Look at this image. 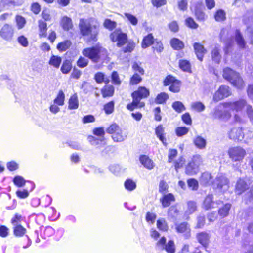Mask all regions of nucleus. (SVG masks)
Instances as JSON below:
<instances>
[{"label": "nucleus", "instance_id": "nucleus-3", "mask_svg": "<svg viewBox=\"0 0 253 253\" xmlns=\"http://www.w3.org/2000/svg\"><path fill=\"white\" fill-rule=\"evenodd\" d=\"M82 54L91 60L93 62L97 63L101 58L104 59L107 56V51L99 45H96L91 47L84 49Z\"/></svg>", "mask_w": 253, "mask_h": 253}, {"label": "nucleus", "instance_id": "nucleus-4", "mask_svg": "<svg viewBox=\"0 0 253 253\" xmlns=\"http://www.w3.org/2000/svg\"><path fill=\"white\" fill-rule=\"evenodd\" d=\"M223 76L238 89H242L244 86V81L239 74L230 68H226L223 70Z\"/></svg>", "mask_w": 253, "mask_h": 253}, {"label": "nucleus", "instance_id": "nucleus-14", "mask_svg": "<svg viewBox=\"0 0 253 253\" xmlns=\"http://www.w3.org/2000/svg\"><path fill=\"white\" fill-rule=\"evenodd\" d=\"M212 115L213 118L220 120H227L231 116L228 111L223 110L220 106L214 108Z\"/></svg>", "mask_w": 253, "mask_h": 253}, {"label": "nucleus", "instance_id": "nucleus-10", "mask_svg": "<svg viewBox=\"0 0 253 253\" xmlns=\"http://www.w3.org/2000/svg\"><path fill=\"white\" fill-rule=\"evenodd\" d=\"M110 39L113 42H118L117 45L118 47L124 45L127 42V36L126 34L119 31H115L110 36Z\"/></svg>", "mask_w": 253, "mask_h": 253}, {"label": "nucleus", "instance_id": "nucleus-31", "mask_svg": "<svg viewBox=\"0 0 253 253\" xmlns=\"http://www.w3.org/2000/svg\"><path fill=\"white\" fill-rule=\"evenodd\" d=\"M61 24L65 31H68L73 27L71 19L67 16H64L62 18Z\"/></svg>", "mask_w": 253, "mask_h": 253}, {"label": "nucleus", "instance_id": "nucleus-34", "mask_svg": "<svg viewBox=\"0 0 253 253\" xmlns=\"http://www.w3.org/2000/svg\"><path fill=\"white\" fill-rule=\"evenodd\" d=\"M180 68L184 72H191V64L189 61L186 60H180L179 61Z\"/></svg>", "mask_w": 253, "mask_h": 253}, {"label": "nucleus", "instance_id": "nucleus-53", "mask_svg": "<svg viewBox=\"0 0 253 253\" xmlns=\"http://www.w3.org/2000/svg\"><path fill=\"white\" fill-rule=\"evenodd\" d=\"M188 186L191 188L192 190H197L199 187L198 181L193 178L189 179L187 180Z\"/></svg>", "mask_w": 253, "mask_h": 253}, {"label": "nucleus", "instance_id": "nucleus-48", "mask_svg": "<svg viewBox=\"0 0 253 253\" xmlns=\"http://www.w3.org/2000/svg\"><path fill=\"white\" fill-rule=\"evenodd\" d=\"M114 105L115 102L113 101H111L104 105L103 109L106 114H110L113 112Z\"/></svg>", "mask_w": 253, "mask_h": 253}, {"label": "nucleus", "instance_id": "nucleus-28", "mask_svg": "<svg viewBox=\"0 0 253 253\" xmlns=\"http://www.w3.org/2000/svg\"><path fill=\"white\" fill-rule=\"evenodd\" d=\"M171 47L175 50H179L184 47V43L177 38H173L170 41Z\"/></svg>", "mask_w": 253, "mask_h": 253}, {"label": "nucleus", "instance_id": "nucleus-1", "mask_svg": "<svg viewBox=\"0 0 253 253\" xmlns=\"http://www.w3.org/2000/svg\"><path fill=\"white\" fill-rule=\"evenodd\" d=\"M79 28L82 36H87L90 41L96 42L100 31V24L93 18L89 19L81 18L80 20Z\"/></svg>", "mask_w": 253, "mask_h": 253}, {"label": "nucleus", "instance_id": "nucleus-7", "mask_svg": "<svg viewBox=\"0 0 253 253\" xmlns=\"http://www.w3.org/2000/svg\"><path fill=\"white\" fill-rule=\"evenodd\" d=\"M165 86L170 85L169 90L173 92H178L180 91V82L171 75L168 76L164 81Z\"/></svg>", "mask_w": 253, "mask_h": 253}, {"label": "nucleus", "instance_id": "nucleus-29", "mask_svg": "<svg viewBox=\"0 0 253 253\" xmlns=\"http://www.w3.org/2000/svg\"><path fill=\"white\" fill-rule=\"evenodd\" d=\"M212 176L211 173L209 172H204L202 173L200 177V183L205 185H210L212 182L211 181Z\"/></svg>", "mask_w": 253, "mask_h": 253}, {"label": "nucleus", "instance_id": "nucleus-64", "mask_svg": "<svg viewBox=\"0 0 253 253\" xmlns=\"http://www.w3.org/2000/svg\"><path fill=\"white\" fill-rule=\"evenodd\" d=\"M243 131L244 132V139H245V141L247 142L249 140H251L253 139V132L248 129H243Z\"/></svg>", "mask_w": 253, "mask_h": 253}, {"label": "nucleus", "instance_id": "nucleus-25", "mask_svg": "<svg viewBox=\"0 0 253 253\" xmlns=\"http://www.w3.org/2000/svg\"><path fill=\"white\" fill-rule=\"evenodd\" d=\"M248 188V185L242 179H239L236 184L235 192L237 194H241Z\"/></svg>", "mask_w": 253, "mask_h": 253}, {"label": "nucleus", "instance_id": "nucleus-15", "mask_svg": "<svg viewBox=\"0 0 253 253\" xmlns=\"http://www.w3.org/2000/svg\"><path fill=\"white\" fill-rule=\"evenodd\" d=\"M246 103L245 100L242 99L233 102H226L224 103V106L225 108H228L231 110L239 111L242 110L243 107L245 106Z\"/></svg>", "mask_w": 253, "mask_h": 253}, {"label": "nucleus", "instance_id": "nucleus-61", "mask_svg": "<svg viewBox=\"0 0 253 253\" xmlns=\"http://www.w3.org/2000/svg\"><path fill=\"white\" fill-rule=\"evenodd\" d=\"M188 130V128L185 126H179L176 128V133L178 136H182L186 134Z\"/></svg>", "mask_w": 253, "mask_h": 253}, {"label": "nucleus", "instance_id": "nucleus-40", "mask_svg": "<svg viewBox=\"0 0 253 253\" xmlns=\"http://www.w3.org/2000/svg\"><path fill=\"white\" fill-rule=\"evenodd\" d=\"M214 19L217 22H222L226 19V13L222 9L218 10L214 14Z\"/></svg>", "mask_w": 253, "mask_h": 253}, {"label": "nucleus", "instance_id": "nucleus-38", "mask_svg": "<svg viewBox=\"0 0 253 253\" xmlns=\"http://www.w3.org/2000/svg\"><path fill=\"white\" fill-rule=\"evenodd\" d=\"M13 232L14 235L16 237H22L26 233V229L21 225H20L14 226Z\"/></svg>", "mask_w": 253, "mask_h": 253}, {"label": "nucleus", "instance_id": "nucleus-58", "mask_svg": "<svg viewBox=\"0 0 253 253\" xmlns=\"http://www.w3.org/2000/svg\"><path fill=\"white\" fill-rule=\"evenodd\" d=\"M186 25L190 28L197 29L198 27V24H197L193 18L188 17L185 20Z\"/></svg>", "mask_w": 253, "mask_h": 253}, {"label": "nucleus", "instance_id": "nucleus-24", "mask_svg": "<svg viewBox=\"0 0 253 253\" xmlns=\"http://www.w3.org/2000/svg\"><path fill=\"white\" fill-rule=\"evenodd\" d=\"M155 41V39L152 34H149L144 37L142 42L141 46L143 48H146L151 45L153 44Z\"/></svg>", "mask_w": 253, "mask_h": 253}, {"label": "nucleus", "instance_id": "nucleus-2", "mask_svg": "<svg viewBox=\"0 0 253 253\" xmlns=\"http://www.w3.org/2000/svg\"><path fill=\"white\" fill-rule=\"evenodd\" d=\"M149 95V91L143 86L139 87L138 89L133 92L131 96L133 101L131 103L128 104L126 108L129 111H133L135 108H140L145 106L143 102H141V99L147 98Z\"/></svg>", "mask_w": 253, "mask_h": 253}, {"label": "nucleus", "instance_id": "nucleus-19", "mask_svg": "<svg viewBox=\"0 0 253 253\" xmlns=\"http://www.w3.org/2000/svg\"><path fill=\"white\" fill-rule=\"evenodd\" d=\"M218 204L213 200V195H208L203 202V207L206 210H209L216 207Z\"/></svg>", "mask_w": 253, "mask_h": 253}, {"label": "nucleus", "instance_id": "nucleus-16", "mask_svg": "<svg viewBox=\"0 0 253 253\" xmlns=\"http://www.w3.org/2000/svg\"><path fill=\"white\" fill-rule=\"evenodd\" d=\"M193 46L198 59L202 61L204 55L206 53V50L204 46L199 43H194Z\"/></svg>", "mask_w": 253, "mask_h": 253}, {"label": "nucleus", "instance_id": "nucleus-5", "mask_svg": "<svg viewBox=\"0 0 253 253\" xmlns=\"http://www.w3.org/2000/svg\"><path fill=\"white\" fill-rule=\"evenodd\" d=\"M107 133L112 134V138L115 142H121L125 140L127 136V132L123 130L117 124L114 123L110 126L106 130Z\"/></svg>", "mask_w": 253, "mask_h": 253}, {"label": "nucleus", "instance_id": "nucleus-33", "mask_svg": "<svg viewBox=\"0 0 253 253\" xmlns=\"http://www.w3.org/2000/svg\"><path fill=\"white\" fill-rule=\"evenodd\" d=\"M235 40L240 47L244 48L245 46V42L240 31L236 30L235 32Z\"/></svg>", "mask_w": 253, "mask_h": 253}, {"label": "nucleus", "instance_id": "nucleus-60", "mask_svg": "<svg viewBox=\"0 0 253 253\" xmlns=\"http://www.w3.org/2000/svg\"><path fill=\"white\" fill-rule=\"evenodd\" d=\"M23 220L22 216L18 213H16L15 216L11 219V223L13 226H16L20 225L21 221Z\"/></svg>", "mask_w": 253, "mask_h": 253}, {"label": "nucleus", "instance_id": "nucleus-45", "mask_svg": "<svg viewBox=\"0 0 253 253\" xmlns=\"http://www.w3.org/2000/svg\"><path fill=\"white\" fill-rule=\"evenodd\" d=\"M172 107L178 113H181L186 109L183 104L178 101L174 102L172 104Z\"/></svg>", "mask_w": 253, "mask_h": 253}, {"label": "nucleus", "instance_id": "nucleus-49", "mask_svg": "<svg viewBox=\"0 0 253 253\" xmlns=\"http://www.w3.org/2000/svg\"><path fill=\"white\" fill-rule=\"evenodd\" d=\"M164 250H165L169 253H174L175 251L174 243L172 240H169L165 246H164Z\"/></svg>", "mask_w": 253, "mask_h": 253}, {"label": "nucleus", "instance_id": "nucleus-36", "mask_svg": "<svg viewBox=\"0 0 253 253\" xmlns=\"http://www.w3.org/2000/svg\"><path fill=\"white\" fill-rule=\"evenodd\" d=\"M194 14L196 19L199 21H204L207 18L205 13L198 7L195 8Z\"/></svg>", "mask_w": 253, "mask_h": 253}, {"label": "nucleus", "instance_id": "nucleus-13", "mask_svg": "<svg viewBox=\"0 0 253 253\" xmlns=\"http://www.w3.org/2000/svg\"><path fill=\"white\" fill-rule=\"evenodd\" d=\"M228 137L234 141H242L244 139V132L242 127H233L229 131Z\"/></svg>", "mask_w": 253, "mask_h": 253}, {"label": "nucleus", "instance_id": "nucleus-43", "mask_svg": "<svg viewBox=\"0 0 253 253\" xmlns=\"http://www.w3.org/2000/svg\"><path fill=\"white\" fill-rule=\"evenodd\" d=\"M197 205L195 202L189 201L187 202V209L185 211L186 214H190L196 210Z\"/></svg>", "mask_w": 253, "mask_h": 253}, {"label": "nucleus", "instance_id": "nucleus-17", "mask_svg": "<svg viewBox=\"0 0 253 253\" xmlns=\"http://www.w3.org/2000/svg\"><path fill=\"white\" fill-rule=\"evenodd\" d=\"M177 232L181 233H185L186 238L190 236V229L188 223L182 222L179 224H175Z\"/></svg>", "mask_w": 253, "mask_h": 253}, {"label": "nucleus", "instance_id": "nucleus-39", "mask_svg": "<svg viewBox=\"0 0 253 253\" xmlns=\"http://www.w3.org/2000/svg\"><path fill=\"white\" fill-rule=\"evenodd\" d=\"M79 103L77 96L76 94L72 96L69 100V108L76 109L78 108Z\"/></svg>", "mask_w": 253, "mask_h": 253}, {"label": "nucleus", "instance_id": "nucleus-50", "mask_svg": "<svg viewBox=\"0 0 253 253\" xmlns=\"http://www.w3.org/2000/svg\"><path fill=\"white\" fill-rule=\"evenodd\" d=\"M142 80V78L140 75L138 73H135L134 75L131 77L130 80V85H136L140 83Z\"/></svg>", "mask_w": 253, "mask_h": 253}, {"label": "nucleus", "instance_id": "nucleus-59", "mask_svg": "<svg viewBox=\"0 0 253 253\" xmlns=\"http://www.w3.org/2000/svg\"><path fill=\"white\" fill-rule=\"evenodd\" d=\"M104 26L110 30H112L116 26V23L110 19H107L104 22Z\"/></svg>", "mask_w": 253, "mask_h": 253}, {"label": "nucleus", "instance_id": "nucleus-57", "mask_svg": "<svg viewBox=\"0 0 253 253\" xmlns=\"http://www.w3.org/2000/svg\"><path fill=\"white\" fill-rule=\"evenodd\" d=\"M126 189L132 191L136 188V184L131 179H127L124 183Z\"/></svg>", "mask_w": 253, "mask_h": 253}, {"label": "nucleus", "instance_id": "nucleus-20", "mask_svg": "<svg viewBox=\"0 0 253 253\" xmlns=\"http://www.w3.org/2000/svg\"><path fill=\"white\" fill-rule=\"evenodd\" d=\"M141 163L146 169L151 170L153 169L154 164L152 160H151L146 155H141L139 158Z\"/></svg>", "mask_w": 253, "mask_h": 253}, {"label": "nucleus", "instance_id": "nucleus-23", "mask_svg": "<svg viewBox=\"0 0 253 253\" xmlns=\"http://www.w3.org/2000/svg\"><path fill=\"white\" fill-rule=\"evenodd\" d=\"M193 143L196 147L200 149H204L206 148V140L201 136H197L193 139Z\"/></svg>", "mask_w": 253, "mask_h": 253}, {"label": "nucleus", "instance_id": "nucleus-37", "mask_svg": "<svg viewBox=\"0 0 253 253\" xmlns=\"http://www.w3.org/2000/svg\"><path fill=\"white\" fill-rule=\"evenodd\" d=\"M212 60L216 63H219L221 59V55L219 53V48L215 46L211 51Z\"/></svg>", "mask_w": 253, "mask_h": 253}, {"label": "nucleus", "instance_id": "nucleus-56", "mask_svg": "<svg viewBox=\"0 0 253 253\" xmlns=\"http://www.w3.org/2000/svg\"><path fill=\"white\" fill-rule=\"evenodd\" d=\"M81 89H82L84 93L87 94L91 91L93 87L89 83L84 81L82 84Z\"/></svg>", "mask_w": 253, "mask_h": 253}, {"label": "nucleus", "instance_id": "nucleus-8", "mask_svg": "<svg viewBox=\"0 0 253 253\" xmlns=\"http://www.w3.org/2000/svg\"><path fill=\"white\" fill-rule=\"evenodd\" d=\"M246 154L245 150L240 147L231 148L228 150L229 157L234 161L242 160Z\"/></svg>", "mask_w": 253, "mask_h": 253}, {"label": "nucleus", "instance_id": "nucleus-12", "mask_svg": "<svg viewBox=\"0 0 253 253\" xmlns=\"http://www.w3.org/2000/svg\"><path fill=\"white\" fill-rule=\"evenodd\" d=\"M14 34V29L9 24H5L0 30V36L6 41L12 39Z\"/></svg>", "mask_w": 253, "mask_h": 253}, {"label": "nucleus", "instance_id": "nucleus-54", "mask_svg": "<svg viewBox=\"0 0 253 253\" xmlns=\"http://www.w3.org/2000/svg\"><path fill=\"white\" fill-rule=\"evenodd\" d=\"M157 228L162 231H166L168 230V226L165 220L163 219H159L157 222Z\"/></svg>", "mask_w": 253, "mask_h": 253}, {"label": "nucleus", "instance_id": "nucleus-55", "mask_svg": "<svg viewBox=\"0 0 253 253\" xmlns=\"http://www.w3.org/2000/svg\"><path fill=\"white\" fill-rule=\"evenodd\" d=\"M124 15L127 20L133 25H136L138 23L137 18L134 15L128 13H125Z\"/></svg>", "mask_w": 253, "mask_h": 253}, {"label": "nucleus", "instance_id": "nucleus-47", "mask_svg": "<svg viewBox=\"0 0 253 253\" xmlns=\"http://www.w3.org/2000/svg\"><path fill=\"white\" fill-rule=\"evenodd\" d=\"M72 68V65L69 60H66L63 62V63L61 67V71L63 74L68 73Z\"/></svg>", "mask_w": 253, "mask_h": 253}, {"label": "nucleus", "instance_id": "nucleus-35", "mask_svg": "<svg viewBox=\"0 0 253 253\" xmlns=\"http://www.w3.org/2000/svg\"><path fill=\"white\" fill-rule=\"evenodd\" d=\"M224 33H225V31L223 30H222L220 33V35L221 40L222 41H223L225 43V48L224 49L225 53V54H227L228 49L232 46V45L233 43V41L232 38H231V39L227 40H224V37H223V35H224Z\"/></svg>", "mask_w": 253, "mask_h": 253}, {"label": "nucleus", "instance_id": "nucleus-63", "mask_svg": "<svg viewBox=\"0 0 253 253\" xmlns=\"http://www.w3.org/2000/svg\"><path fill=\"white\" fill-rule=\"evenodd\" d=\"M243 246L248 250L247 252L245 253H253V244L251 243V241L245 240L243 242Z\"/></svg>", "mask_w": 253, "mask_h": 253}, {"label": "nucleus", "instance_id": "nucleus-42", "mask_svg": "<svg viewBox=\"0 0 253 253\" xmlns=\"http://www.w3.org/2000/svg\"><path fill=\"white\" fill-rule=\"evenodd\" d=\"M71 45V42L69 40H66L58 43L57 48L60 51H64L68 49Z\"/></svg>", "mask_w": 253, "mask_h": 253}, {"label": "nucleus", "instance_id": "nucleus-52", "mask_svg": "<svg viewBox=\"0 0 253 253\" xmlns=\"http://www.w3.org/2000/svg\"><path fill=\"white\" fill-rule=\"evenodd\" d=\"M110 171L114 174L118 175L122 172V168L119 165H113L109 167Z\"/></svg>", "mask_w": 253, "mask_h": 253}, {"label": "nucleus", "instance_id": "nucleus-6", "mask_svg": "<svg viewBox=\"0 0 253 253\" xmlns=\"http://www.w3.org/2000/svg\"><path fill=\"white\" fill-rule=\"evenodd\" d=\"M202 158L200 155H194L191 161L187 165L185 173L189 175L197 174L199 170V166L202 163Z\"/></svg>", "mask_w": 253, "mask_h": 253}, {"label": "nucleus", "instance_id": "nucleus-27", "mask_svg": "<svg viewBox=\"0 0 253 253\" xmlns=\"http://www.w3.org/2000/svg\"><path fill=\"white\" fill-rule=\"evenodd\" d=\"M101 93L104 98L112 96L114 93V87L111 85H105L101 89Z\"/></svg>", "mask_w": 253, "mask_h": 253}, {"label": "nucleus", "instance_id": "nucleus-46", "mask_svg": "<svg viewBox=\"0 0 253 253\" xmlns=\"http://www.w3.org/2000/svg\"><path fill=\"white\" fill-rule=\"evenodd\" d=\"M61 62V58L60 57L52 55L49 61V64L55 68H59Z\"/></svg>", "mask_w": 253, "mask_h": 253}, {"label": "nucleus", "instance_id": "nucleus-51", "mask_svg": "<svg viewBox=\"0 0 253 253\" xmlns=\"http://www.w3.org/2000/svg\"><path fill=\"white\" fill-rule=\"evenodd\" d=\"M65 95L62 90H60L57 97L54 99V103L58 105H63L64 104Z\"/></svg>", "mask_w": 253, "mask_h": 253}, {"label": "nucleus", "instance_id": "nucleus-44", "mask_svg": "<svg viewBox=\"0 0 253 253\" xmlns=\"http://www.w3.org/2000/svg\"><path fill=\"white\" fill-rule=\"evenodd\" d=\"M169 98L168 95L165 92H161L158 94L156 99L155 102L157 104H163Z\"/></svg>", "mask_w": 253, "mask_h": 253}, {"label": "nucleus", "instance_id": "nucleus-26", "mask_svg": "<svg viewBox=\"0 0 253 253\" xmlns=\"http://www.w3.org/2000/svg\"><path fill=\"white\" fill-rule=\"evenodd\" d=\"M174 197L171 193H169L168 194L165 195L161 199L162 204L164 207H167L169 206L171 203V202L174 201Z\"/></svg>", "mask_w": 253, "mask_h": 253}, {"label": "nucleus", "instance_id": "nucleus-9", "mask_svg": "<svg viewBox=\"0 0 253 253\" xmlns=\"http://www.w3.org/2000/svg\"><path fill=\"white\" fill-rule=\"evenodd\" d=\"M213 188L221 192L226 191L228 188L227 178L223 175H218L212 183Z\"/></svg>", "mask_w": 253, "mask_h": 253}, {"label": "nucleus", "instance_id": "nucleus-32", "mask_svg": "<svg viewBox=\"0 0 253 253\" xmlns=\"http://www.w3.org/2000/svg\"><path fill=\"white\" fill-rule=\"evenodd\" d=\"M94 79L98 84H101L103 82L108 84L110 81L109 77H105L104 74L100 72L95 74Z\"/></svg>", "mask_w": 253, "mask_h": 253}, {"label": "nucleus", "instance_id": "nucleus-11", "mask_svg": "<svg viewBox=\"0 0 253 253\" xmlns=\"http://www.w3.org/2000/svg\"><path fill=\"white\" fill-rule=\"evenodd\" d=\"M230 94L229 87L226 85H221L218 90L214 93L213 97V101L218 102Z\"/></svg>", "mask_w": 253, "mask_h": 253}, {"label": "nucleus", "instance_id": "nucleus-18", "mask_svg": "<svg viewBox=\"0 0 253 253\" xmlns=\"http://www.w3.org/2000/svg\"><path fill=\"white\" fill-rule=\"evenodd\" d=\"M197 239L198 242L203 246L206 247L209 242L211 235L205 232H202L197 234Z\"/></svg>", "mask_w": 253, "mask_h": 253}, {"label": "nucleus", "instance_id": "nucleus-62", "mask_svg": "<svg viewBox=\"0 0 253 253\" xmlns=\"http://www.w3.org/2000/svg\"><path fill=\"white\" fill-rule=\"evenodd\" d=\"M13 182L17 186L22 187L25 184V180L22 176H16L13 179Z\"/></svg>", "mask_w": 253, "mask_h": 253}, {"label": "nucleus", "instance_id": "nucleus-41", "mask_svg": "<svg viewBox=\"0 0 253 253\" xmlns=\"http://www.w3.org/2000/svg\"><path fill=\"white\" fill-rule=\"evenodd\" d=\"M231 207V204L228 203L226 204L222 208L219 209L218 213L219 215L223 217L227 216Z\"/></svg>", "mask_w": 253, "mask_h": 253}, {"label": "nucleus", "instance_id": "nucleus-22", "mask_svg": "<svg viewBox=\"0 0 253 253\" xmlns=\"http://www.w3.org/2000/svg\"><path fill=\"white\" fill-rule=\"evenodd\" d=\"M180 214L179 210L175 206H172L169 209L168 215L174 221H176L179 219Z\"/></svg>", "mask_w": 253, "mask_h": 253}, {"label": "nucleus", "instance_id": "nucleus-30", "mask_svg": "<svg viewBox=\"0 0 253 253\" xmlns=\"http://www.w3.org/2000/svg\"><path fill=\"white\" fill-rule=\"evenodd\" d=\"M38 24L39 29V36L40 37H46V31L47 30L46 23L42 20H40L38 21Z\"/></svg>", "mask_w": 253, "mask_h": 253}, {"label": "nucleus", "instance_id": "nucleus-21", "mask_svg": "<svg viewBox=\"0 0 253 253\" xmlns=\"http://www.w3.org/2000/svg\"><path fill=\"white\" fill-rule=\"evenodd\" d=\"M165 128L162 125H159L155 128V134L159 140L164 144L166 145V139L164 136Z\"/></svg>", "mask_w": 253, "mask_h": 253}]
</instances>
